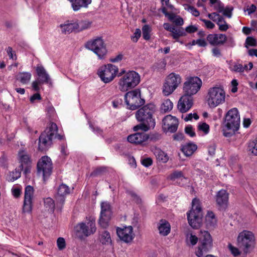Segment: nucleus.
<instances>
[{"label": "nucleus", "mask_w": 257, "mask_h": 257, "mask_svg": "<svg viewBox=\"0 0 257 257\" xmlns=\"http://www.w3.org/2000/svg\"><path fill=\"white\" fill-rule=\"evenodd\" d=\"M173 107V104L169 99H165L161 106V111L166 113L171 110Z\"/></svg>", "instance_id": "obj_35"}, {"label": "nucleus", "mask_w": 257, "mask_h": 257, "mask_svg": "<svg viewBox=\"0 0 257 257\" xmlns=\"http://www.w3.org/2000/svg\"><path fill=\"white\" fill-rule=\"evenodd\" d=\"M116 233L120 239L125 243L131 242L135 237L132 226H125L122 228L117 227Z\"/></svg>", "instance_id": "obj_18"}, {"label": "nucleus", "mask_w": 257, "mask_h": 257, "mask_svg": "<svg viewBox=\"0 0 257 257\" xmlns=\"http://www.w3.org/2000/svg\"><path fill=\"white\" fill-rule=\"evenodd\" d=\"M85 48L92 51L100 59H102L107 53L106 44L100 37H97L86 42Z\"/></svg>", "instance_id": "obj_9"}, {"label": "nucleus", "mask_w": 257, "mask_h": 257, "mask_svg": "<svg viewBox=\"0 0 257 257\" xmlns=\"http://www.w3.org/2000/svg\"><path fill=\"white\" fill-rule=\"evenodd\" d=\"M181 82V78L179 74L175 73H170L166 78L163 86V93L168 96L178 87Z\"/></svg>", "instance_id": "obj_13"}, {"label": "nucleus", "mask_w": 257, "mask_h": 257, "mask_svg": "<svg viewBox=\"0 0 257 257\" xmlns=\"http://www.w3.org/2000/svg\"><path fill=\"white\" fill-rule=\"evenodd\" d=\"M187 219L189 225L194 229H197L201 226L202 221V211L198 199L194 198L192 201V208L187 213Z\"/></svg>", "instance_id": "obj_5"}, {"label": "nucleus", "mask_w": 257, "mask_h": 257, "mask_svg": "<svg viewBox=\"0 0 257 257\" xmlns=\"http://www.w3.org/2000/svg\"><path fill=\"white\" fill-rule=\"evenodd\" d=\"M200 20L203 22L205 25L206 27L209 29H212L215 27V25L212 22L209 20L200 19Z\"/></svg>", "instance_id": "obj_60"}, {"label": "nucleus", "mask_w": 257, "mask_h": 257, "mask_svg": "<svg viewBox=\"0 0 257 257\" xmlns=\"http://www.w3.org/2000/svg\"><path fill=\"white\" fill-rule=\"evenodd\" d=\"M217 34H209L207 36V41L210 43V45L213 46L219 45L218 44V40H217Z\"/></svg>", "instance_id": "obj_43"}, {"label": "nucleus", "mask_w": 257, "mask_h": 257, "mask_svg": "<svg viewBox=\"0 0 257 257\" xmlns=\"http://www.w3.org/2000/svg\"><path fill=\"white\" fill-rule=\"evenodd\" d=\"M201 86L202 81L198 77H190L187 79L183 84V93L186 95L192 97L197 93Z\"/></svg>", "instance_id": "obj_12"}, {"label": "nucleus", "mask_w": 257, "mask_h": 257, "mask_svg": "<svg viewBox=\"0 0 257 257\" xmlns=\"http://www.w3.org/2000/svg\"><path fill=\"white\" fill-rule=\"evenodd\" d=\"M225 92L221 86H214L208 90L207 101L211 108H214L225 102Z\"/></svg>", "instance_id": "obj_7"}, {"label": "nucleus", "mask_w": 257, "mask_h": 257, "mask_svg": "<svg viewBox=\"0 0 257 257\" xmlns=\"http://www.w3.org/2000/svg\"><path fill=\"white\" fill-rule=\"evenodd\" d=\"M34 191L33 187L30 185H28L25 187L23 206V212L24 213H30L32 211Z\"/></svg>", "instance_id": "obj_16"}, {"label": "nucleus", "mask_w": 257, "mask_h": 257, "mask_svg": "<svg viewBox=\"0 0 257 257\" xmlns=\"http://www.w3.org/2000/svg\"><path fill=\"white\" fill-rule=\"evenodd\" d=\"M197 146L193 143H188L183 146L181 148L182 152L187 157L191 156L197 150Z\"/></svg>", "instance_id": "obj_29"}, {"label": "nucleus", "mask_w": 257, "mask_h": 257, "mask_svg": "<svg viewBox=\"0 0 257 257\" xmlns=\"http://www.w3.org/2000/svg\"><path fill=\"white\" fill-rule=\"evenodd\" d=\"M179 124L178 119L171 115H167L162 120V129L164 132L175 133Z\"/></svg>", "instance_id": "obj_15"}, {"label": "nucleus", "mask_w": 257, "mask_h": 257, "mask_svg": "<svg viewBox=\"0 0 257 257\" xmlns=\"http://www.w3.org/2000/svg\"><path fill=\"white\" fill-rule=\"evenodd\" d=\"M216 148V146L215 144H212L208 147V148H207L208 153L210 156H213L215 155Z\"/></svg>", "instance_id": "obj_62"}, {"label": "nucleus", "mask_w": 257, "mask_h": 257, "mask_svg": "<svg viewBox=\"0 0 257 257\" xmlns=\"http://www.w3.org/2000/svg\"><path fill=\"white\" fill-rule=\"evenodd\" d=\"M123 58V55L121 53L118 54L115 57H111L109 59V61L111 63H118L120 62Z\"/></svg>", "instance_id": "obj_55"}, {"label": "nucleus", "mask_w": 257, "mask_h": 257, "mask_svg": "<svg viewBox=\"0 0 257 257\" xmlns=\"http://www.w3.org/2000/svg\"><path fill=\"white\" fill-rule=\"evenodd\" d=\"M18 156L21 163L20 165H22L23 167L24 165H28L31 162L30 156L24 151H19Z\"/></svg>", "instance_id": "obj_31"}, {"label": "nucleus", "mask_w": 257, "mask_h": 257, "mask_svg": "<svg viewBox=\"0 0 257 257\" xmlns=\"http://www.w3.org/2000/svg\"><path fill=\"white\" fill-rule=\"evenodd\" d=\"M92 22L88 20H82L77 22V32H79L90 28Z\"/></svg>", "instance_id": "obj_36"}, {"label": "nucleus", "mask_w": 257, "mask_h": 257, "mask_svg": "<svg viewBox=\"0 0 257 257\" xmlns=\"http://www.w3.org/2000/svg\"><path fill=\"white\" fill-rule=\"evenodd\" d=\"M143 37L145 40H149L150 39V33L151 32V28L148 25H144L142 28Z\"/></svg>", "instance_id": "obj_40"}, {"label": "nucleus", "mask_w": 257, "mask_h": 257, "mask_svg": "<svg viewBox=\"0 0 257 257\" xmlns=\"http://www.w3.org/2000/svg\"><path fill=\"white\" fill-rule=\"evenodd\" d=\"M58 132V127L54 122H50L48 127L42 132L39 138L38 150L46 152L53 144L55 134Z\"/></svg>", "instance_id": "obj_2"}, {"label": "nucleus", "mask_w": 257, "mask_h": 257, "mask_svg": "<svg viewBox=\"0 0 257 257\" xmlns=\"http://www.w3.org/2000/svg\"><path fill=\"white\" fill-rule=\"evenodd\" d=\"M156 107L153 103H148L144 105L139 109L136 112V117L139 122H145L148 126L154 128L156 125L154 114L156 112Z\"/></svg>", "instance_id": "obj_3"}, {"label": "nucleus", "mask_w": 257, "mask_h": 257, "mask_svg": "<svg viewBox=\"0 0 257 257\" xmlns=\"http://www.w3.org/2000/svg\"><path fill=\"white\" fill-rule=\"evenodd\" d=\"M230 69L235 72L241 73L243 72V65L240 63H234L230 68Z\"/></svg>", "instance_id": "obj_50"}, {"label": "nucleus", "mask_w": 257, "mask_h": 257, "mask_svg": "<svg viewBox=\"0 0 257 257\" xmlns=\"http://www.w3.org/2000/svg\"><path fill=\"white\" fill-rule=\"evenodd\" d=\"M192 118H194L195 120L199 119V116L196 113L188 114L184 118L185 121H188L192 120Z\"/></svg>", "instance_id": "obj_63"}, {"label": "nucleus", "mask_w": 257, "mask_h": 257, "mask_svg": "<svg viewBox=\"0 0 257 257\" xmlns=\"http://www.w3.org/2000/svg\"><path fill=\"white\" fill-rule=\"evenodd\" d=\"M198 31V28L195 25H189L185 28V31L189 34L194 33Z\"/></svg>", "instance_id": "obj_59"}, {"label": "nucleus", "mask_w": 257, "mask_h": 257, "mask_svg": "<svg viewBox=\"0 0 257 257\" xmlns=\"http://www.w3.org/2000/svg\"><path fill=\"white\" fill-rule=\"evenodd\" d=\"M31 77V74L29 72H21L17 75V79L22 84H25L29 82Z\"/></svg>", "instance_id": "obj_34"}, {"label": "nucleus", "mask_w": 257, "mask_h": 257, "mask_svg": "<svg viewBox=\"0 0 257 257\" xmlns=\"http://www.w3.org/2000/svg\"><path fill=\"white\" fill-rule=\"evenodd\" d=\"M141 163L144 166L149 167L152 165L153 160L151 158H144L141 160Z\"/></svg>", "instance_id": "obj_56"}, {"label": "nucleus", "mask_w": 257, "mask_h": 257, "mask_svg": "<svg viewBox=\"0 0 257 257\" xmlns=\"http://www.w3.org/2000/svg\"><path fill=\"white\" fill-rule=\"evenodd\" d=\"M89 125L91 130L96 134L102 135L103 131L99 127L93 125L90 121H88Z\"/></svg>", "instance_id": "obj_49"}, {"label": "nucleus", "mask_w": 257, "mask_h": 257, "mask_svg": "<svg viewBox=\"0 0 257 257\" xmlns=\"http://www.w3.org/2000/svg\"><path fill=\"white\" fill-rule=\"evenodd\" d=\"M21 193L22 190L19 187H15L12 189V194L15 198H19L21 196Z\"/></svg>", "instance_id": "obj_64"}, {"label": "nucleus", "mask_w": 257, "mask_h": 257, "mask_svg": "<svg viewBox=\"0 0 257 257\" xmlns=\"http://www.w3.org/2000/svg\"><path fill=\"white\" fill-rule=\"evenodd\" d=\"M237 244L244 253L248 252L255 244V238L252 232L247 230L240 232L237 238Z\"/></svg>", "instance_id": "obj_10"}, {"label": "nucleus", "mask_w": 257, "mask_h": 257, "mask_svg": "<svg viewBox=\"0 0 257 257\" xmlns=\"http://www.w3.org/2000/svg\"><path fill=\"white\" fill-rule=\"evenodd\" d=\"M186 31H184L182 27H180L178 29L175 28V31H173V33L170 34V36L175 40V41H179V38L182 36H185L186 35Z\"/></svg>", "instance_id": "obj_37"}, {"label": "nucleus", "mask_w": 257, "mask_h": 257, "mask_svg": "<svg viewBox=\"0 0 257 257\" xmlns=\"http://www.w3.org/2000/svg\"><path fill=\"white\" fill-rule=\"evenodd\" d=\"M248 148L249 151L254 155L257 156V140H253L248 143Z\"/></svg>", "instance_id": "obj_42"}, {"label": "nucleus", "mask_w": 257, "mask_h": 257, "mask_svg": "<svg viewBox=\"0 0 257 257\" xmlns=\"http://www.w3.org/2000/svg\"><path fill=\"white\" fill-rule=\"evenodd\" d=\"M124 100L127 109L134 110L145 103V100L141 96V91L136 88L127 92L124 95Z\"/></svg>", "instance_id": "obj_6"}, {"label": "nucleus", "mask_w": 257, "mask_h": 257, "mask_svg": "<svg viewBox=\"0 0 257 257\" xmlns=\"http://www.w3.org/2000/svg\"><path fill=\"white\" fill-rule=\"evenodd\" d=\"M229 194L226 190L221 189L216 194L215 200L219 210H225L228 203Z\"/></svg>", "instance_id": "obj_19"}, {"label": "nucleus", "mask_w": 257, "mask_h": 257, "mask_svg": "<svg viewBox=\"0 0 257 257\" xmlns=\"http://www.w3.org/2000/svg\"><path fill=\"white\" fill-rule=\"evenodd\" d=\"M6 51L10 59H12L13 60H16L17 59V57L16 54V52L13 50L12 47L9 46L6 48Z\"/></svg>", "instance_id": "obj_45"}, {"label": "nucleus", "mask_w": 257, "mask_h": 257, "mask_svg": "<svg viewBox=\"0 0 257 257\" xmlns=\"http://www.w3.org/2000/svg\"><path fill=\"white\" fill-rule=\"evenodd\" d=\"M127 141L135 145H142L148 140V135L145 133H138L129 135Z\"/></svg>", "instance_id": "obj_21"}, {"label": "nucleus", "mask_w": 257, "mask_h": 257, "mask_svg": "<svg viewBox=\"0 0 257 257\" xmlns=\"http://www.w3.org/2000/svg\"><path fill=\"white\" fill-rule=\"evenodd\" d=\"M77 22L72 23L68 21L64 24L60 25V27L62 33L70 34L73 32H78L77 28Z\"/></svg>", "instance_id": "obj_25"}, {"label": "nucleus", "mask_w": 257, "mask_h": 257, "mask_svg": "<svg viewBox=\"0 0 257 257\" xmlns=\"http://www.w3.org/2000/svg\"><path fill=\"white\" fill-rule=\"evenodd\" d=\"M105 171V168L104 167H98L96 168L91 174L93 176H97L100 175L101 173Z\"/></svg>", "instance_id": "obj_61"}, {"label": "nucleus", "mask_w": 257, "mask_h": 257, "mask_svg": "<svg viewBox=\"0 0 257 257\" xmlns=\"http://www.w3.org/2000/svg\"><path fill=\"white\" fill-rule=\"evenodd\" d=\"M158 229L161 235L166 236L171 231V225L166 219H161L158 224Z\"/></svg>", "instance_id": "obj_24"}, {"label": "nucleus", "mask_w": 257, "mask_h": 257, "mask_svg": "<svg viewBox=\"0 0 257 257\" xmlns=\"http://www.w3.org/2000/svg\"><path fill=\"white\" fill-rule=\"evenodd\" d=\"M197 129L199 131L203 132L204 135H207L209 133L210 126L204 122H200L198 123Z\"/></svg>", "instance_id": "obj_41"}, {"label": "nucleus", "mask_w": 257, "mask_h": 257, "mask_svg": "<svg viewBox=\"0 0 257 257\" xmlns=\"http://www.w3.org/2000/svg\"><path fill=\"white\" fill-rule=\"evenodd\" d=\"M233 10V8L232 7H226L225 8H224V10L222 11V13L224 16L230 18L232 16V11Z\"/></svg>", "instance_id": "obj_54"}, {"label": "nucleus", "mask_w": 257, "mask_h": 257, "mask_svg": "<svg viewBox=\"0 0 257 257\" xmlns=\"http://www.w3.org/2000/svg\"><path fill=\"white\" fill-rule=\"evenodd\" d=\"M141 36V31L140 29H136L134 35L131 36V40L134 42H137Z\"/></svg>", "instance_id": "obj_51"}, {"label": "nucleus", "mask_w": 257, "mask_h": 257, "mask_svg": "<svg viewBox=\"0 0 257 257\" xmlns=\"http://www.w3.org/2000/svg\"><path fill=\"white\" fill-rule=\"evenodd\" d=\"M36 71L39 77L37 80L39 81L40 83L43 84L49 83L50 81V77L43 66L37 67Z\"/></svg>", "instance_id": "obj_27"}, {"label": "nucleus", "mask_w": 257, "mask_h": 257, "mask_svg": "<svg viewBox=\"0 0 257 257\" xmlns=\"http://www.w3.org/2000/svg\"><path fill=\"white\" fill-rule=\"evenodd\" d=\"M96 229L95 222L93 219L89 220L87 225L85 223L81 222L78 224L75 227L77 233H82L85 236H88L93 234L96 231Z\"/></svg>", "instance_id": "obj_17"}, {"label": "nucleus", "mask_w": 257, "mask_h": 257, "mask_svg": "<svg viewBox=\"0 0 257 257\" xmlns=\"http://www.w3.org/2000/svg\"><path fill=\"white\" fill-rule=\"evenodd\" d=\"M228 248L234 256H237L240 254L239 249L237 247L233 246L230 243L228 244Z\"/></svg>", "instance_id": "obj_48"}, {"label": "nucleus", "mask_w": 257, "mask_h": 257, "mask_svg": "<svg viewBox=\"0 0 257 257\" xmlns=\"http://www.w3.org/2000/svg\"><path fill=\"white\" fill-rule=\"evenodd\" d=\"M240 126V115L236 108H232L226 113L222 123V132L225 137H231Z\"/></svg>", "instance_id": "obj_1"}, {"label": "nucleus", "mask_w": 257, "mask_h": 257, "mask_svg": "<svg viewBox=\"0 0 257 257\" xmlns=\"http://www.w3.org/2000/svg\"><path fill=\"white\" fill-rule=\"evenodd\" d=\"M169 179L173 181H175L178 185L184 186L187 182V178L185 177L181 171L176 170L172 173L169 177Z\"/></svg>", "instance_id": "obj_23"}, {"label": "nucleus", "mask_w": 257, "mask_h": 257, "mask_svg": "<svg viewBox=\"0 0 257 257\" xmlns=\"http://www.w3.org/2000/svg\"><path fill=\"white\" fill-rule=\"evenodd\" d=\"M141 81L140 74L134 70H129L122 75L118 82L119 89L122 92H126L136 87Z\"/></svg>", "instance_id": "obj_4"}, {"label": "nucleus", "mask_w": 257, "mask_h": 257, "mask_svg": "<svg viewBox=\"0 0 257 257\" xmlns=\"http://www.w3.org/2000/svg\"><path fill=\"white\" fill-rule=\"evenodd\" d=\"M112 214L111 206L109 202H103L101 203L100 215L111 216Z\"/></svg>", "instance_id": "obj_30"}, {"label": "nucleus", "mask_w": 257, "mask_h": 257, "mask_svg": "<svg viewBox=\"0 0 257 257\" xmlns=\"http://www.w3.org/2000/svg\"><path fill=\"white\" fill-rule=\"evenodd\" d=\"M37 171L42 174L44 181L48 178L52 172V163L50 158L48 156L42 157L38 162Z\"/></svg>", "instance_id": "obj_14"}, {"label": "nucleus", "mask_w": 257, "mask_h": 257, "mask_svg": "<svg viewBox=\"0 0 257 257\" xmlns=\"http://www.w3.org/2000/svg\"><path fill=\"white\" fill-rule=\"evenodd\" d=\"M245 47L247 46L255 47L257 45L256 40L252 37H248L245 40Z\"/></svg>", "instance_id": "obj_46"}, {"label": "nucleus", "mask_w": 257, "mask_h": 257, "mask_svg": "<svg viewBox=\"0 0 257 257\" xmlns=\"http://www.w3.org/2000/svg\"><path fill=\"white\" fill-rule=\"evenodd\" d=\"M100 241L103 244L108 245L111 244L112 240L110 233L106 230L102 232L100 235Z\"/></svg>", "instance_id": "obj_33"}, {"label": "nucleus", "mask_w": 257, "mask_h": 257, "mask_svg": "<svg viewBox=\"0 0 257 257\" xmlns=\"http://www.w3.org/2000/svg\"><path fill=\"white\" fill-rule=\"evenodd\" d=\"M71 4L74 11H78L82 8H87L91 0H68Z\"/></svg>", "instance_id": "obj_26"}, {"label": "nucleus", "mask_w": 257, "mask_h": 257, "mask_svg": "<svg viewBox=\"0 0 257 257\" xmlns=\"http://www.w3.org/2000/svg\"><path fill=\"white\" fill-rule=\"evenodd\" d=\"M70 193V189L65 184H61L58 188L57 194L55 196L56 201L61 204L64 203L65 196Z\"/></svg>", "instance_id": "obj_22"}, {"label": "nucleus", "mask_w": 257, "mask_h": 257, "mask_svg": "<svg viewBox=\"0 0 257 257\" xmlns=\"http://www.w3.org/2000/svg\"><path fill=\"white\" fill-rule=\"evenodd\" d=\"M185 132L186 134L190 136L191 137H194L196 136V134L193 128L191 125H188L185 127Z\"/></svg>", "instance_id": "obj_52"}, {"label": "nucleus", "mask_w": 257, "mask_h": 257, "mask_svg": "<svg viewBox=\"0 0 257 257\" xmlns=\"http://www.w3.org/2000/svg\"><path fill=\"white\" fill-rule=\"evenodd\" d=\"M57 245L60 250H62L66 247V242L64 238L60 237L57 240Z\"/></svg>", "instance_id": "obj_47"}, {"label": "nucleus", "mask_w": 257, "mask_h": 257, "mask_svg": "<svg viewBox=\"0 0 257 257\" xmlns=\"http://www.w3.org/2000/svg\"><path fill=\"white\" fill-rule=\"evenodd\" d=\"M205 220L206 225L209 228H213L217 225V218L212 211H208L205 216Z\"/></svg>", "instance_id": "obj_28"}, {"label": "nucleus", "mask_w": 257, "mask_h": 257, "mask_svg": "<svg viewBox=\"0 0 257 257\" xmlns=\"http://www.w3.org/2000/svg\"><path fill=\"white\" fill-rule=\"evenodd\" d=\"M161 138V135L159 133H154L148 135V140L151 141L156 142L159 140Z\"/></svg>", "instance_id": "obj_58"}, {"label": "nucleus", "mask_w": 257, "mask_h": 257, "mask_svg": "<svg viewBox=\"0 0 257 257\" xmlns=\"http://www.w3.org/2000/svg\"><path fill=\"white\" fill-rule=\"evenodd\" d=\"M187 10L189 11L192 15L196 17L200 15L199 11L194 7L190 5H187Z\"/></svg>", "instance_id": "obj_53"}, {"label": "nucleus", "mask_w": 257, "mask_h": 257, "mask_svg": "<svg viewBox=\"0 0 257 257\" xmlns=\"http://www.w3.org/2000/svg\"><path fill=\"white\" fill-rule=\"evenodd\" d=\"M193 105V98L189 96L184 95L180 98L177 107L182 113L188 111Z\"/></svg>", "instance_id": "obj_20"}, {"label": "nucleus", "mask_w": 257, "mask_h": 257, "mask_svg": "<svg viewBox=\"0 0 257 257\" xmlns=\"http://www.w3.org/2000/svg\"><path fill=\"white\" fill-rule=\"evenodd\" d=\"M118 73V68L112 64H107L100 67L97 74L102 81L108 83L112 81Z\"/></svg>", "instance_id": "obj_11"}, {"label": "nucleus", "mask_w": 257, "mask_h": 257, "mask_svg": "<svg viewBox=\"0 0 257 257\" xmlns=\"http://www.w3.org/2000/svg\"><path fill=\"white\" fill-rule=\"evenodd\" d=\"M44 206L48 211L53 213L55 210V204L53 199L48 197L44 200Z\"/></svg>", "instance_id": "obj_32"}, {"label": "nucleus", "mask_w": 257, "mask_h": 257, "mask_svg": "<svg viewBox=\"0 0 257 257\" xmlns=\"http://www.w3.org/2000/svg\"><path fill=\"white\" fill-rule=\"evenodd\" d=\"M140 123L139 124L136 125L134 127V131H138L139 130H141L143 131L146 132L148 131L150 128H152V127L150 126H148V125L145 122H140Z\"/></svg>", "instance_id": "obj_44"}, {"label": "nucleus", "mask_w": 257, "mask_h": 257, "mask_svg": "<svg viewBox=\"0 0 257 257\" xmlns=\"http://www.w3.org/2000/svg\"><path fill=\"white\" fill-rule=\"evenodd\" d=\"M24 167L20 165L18 169L16 168L15 171H13L11 174L12 178L10 179V181L13 182L21 177V171L23 170Z\"/></svg>", "instance_id": "obj_39"}, {"label": "nucleus", "mask_w": 257, "mask_h": 257, "mask_svg": "<svg viewBox=\"0 0 257 257\" xmlns=\"http://www.w3.org/2000/svg\"><path fill=\"white\" fill-rule=\"evenodd\" d=\"M213 247V239L211 235L207 231L201 232L199 237L198 246L195 251L197 257H204L209 252Z\"/></svg>", "instance_id": "obj_8"}, {"label": "nucleus", "mask_w": 257, "mask_h": 257, "mask_svg": "<svg viewBox=\"0 0 257 257\" xmlns=\"http://www.w3.org/2000/svg\"><path fill=\"white\" fill-rule=\"evenodd\" d=\"M111 216L100 215L98 223L103 228H106L108 226L109 221Z\"/></svg>", "instance_id": "obj_38"}, {"label": "nucleus", "mask_w": 257, "mask_h": 257, "mask_svg": "<svg viewBox=\"0 0 257 257\" xmlns=\"http://www.w3.org/2000/svg\"><path fill=\"white\" fill-rule=\"evenodd\" d=\"M217 40H218V44L219 45L224 44L227 40V37L225 34H217Z\"/></svg>", "instance_id": "obj_57"}]
</instances>
